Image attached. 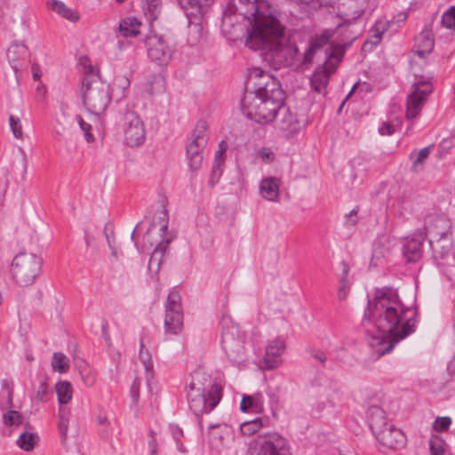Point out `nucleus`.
Masks as SVG:
<instances>
[{
  "label": "nucleus",
  "mask_w": 455,
  "mask_h": 455,
  "mask_svg": "<svg viewBox=\"0 0 455 455\" xmlns=\"http://www.w3.org/2000/svg\"><path fill=\"white\" fill-rule=\"evenodd\" d=\"M28 49L24 44L13 43L7 50V58L12 66V68L19 77V72L25 64Z\"/></svg>",
  "instance_id": "obj_22"
},
{
  "label": "nucleus",
  "mask_w": 455,
  "mask_h": 455,
  "mask_svg": "<svg viewBox=\"0 0 455 455\" xmlns=\"http://www.w3.org/2000/svg\"><path fill=\"white\" fill-rule=\"evenodd\" d=\"M210 377L203 372H196L188 385V400L190 409L197 417L210 413L220 400L221 388L217 384L211 385L205 394V385L210 384Z\"/></svg>",
  "instance_id": "obj_4"
},
{
  "label": "nucleus",
  "mask_w": 455,
  "mask_h": 455,
  "mask_svg": "<svg viewBox=\"0 0 455 455\" xmlns=\"http://www.w3.org/2000/svg\"><path fill=\"white\" fill-rule=\"evenodd\" d=\"M367 419L369 427L374 435L389 425L387 421L385 411L377 405L369 407L367 411Z\"/></svg>",
  "instance_id": "obj_23"
},
{
  "label": "nucleus",
  "mask_w": 455,
  "mask_h": 455,
  "mask_svg": "<svg viewBox=\"0 0 455 455\" xmlns=\"http://www.w3.org/2000/svg\"><path fill=\"white\" fill-rule=\"evenodd\" d=\"M172 238L163 239L154 250L148 262V269L157 273Z\"/></svg>",
  "instance_id": "obj_26"
},
{
  "label": "nucleus",
  "mask_w": 455,
  "mask_h": 455,
  "mask_svg": "<svg viewBox=\"0 0 455 455\" xmlns=\"http://www.w3.org/2000/svg\"><path fill=\"white\" fill-rule=\"evenodd\" d=\"M183 328V310L181 297L177 291H172L165 303L164 334L172 336L179 334Z\"/></svg>",
  "instance_id": "obj_10"
},
{
  "label": "nucleus",
  "mask_w": 455,
  "mask_h": 455,
  "mask_svg": "<svg viewBox=\"0 0 455 455\" xmlns=\"http://www.w3.org/2000/svg\"><path fill=\"white\" fill-rule=\"evenodd\" d=\"M380 444L389 449H399L405 445L406 436L403 432L393 424L387 425L375 435Z\"/></svg>",
  "instance_id": "obj_16"
},
{
  "label": "nucleus",
  "mask_w": 455,
  "mask_h": 455,
  "mask_svg": "<svg viewBox=\"0 0 455 455\" xmlns=\"http://www.w3.org/2000/svg\"><path fill=\"white\" fill-rule=\"evenodd\" d=\"M5 425L18 426L21 423L20 415L16 411H10L4 415Z\"/></svg>",
  "instance_id": "obj_48"
},
{
  "label": "nucleus",
  "mask_w": 455,
  "mask_h": 455,
  "mask_svg": "<svg viewBox=\"0 0 455 455\" xmlns=\"http://www.w3.org/2000/svg\"><path fill=\"white\" fill-rule=\"evenodd\" d=\"M119 125L123 132L124 143L125 145L134 148L144 143L146 140L145 125L136 112L125 111Z\"/></svg>",
  "instance_id": "obj_9"
},
{
  "label": "nucleus",
  "mask_w": 455,
  "mask_h": 455,
  "mask_svg": "<svg viewBox=\"0 0 455 455\" xmlns=\"http://www.w3.org/2000/svg\"><path fill=\"white\" fill-rule=\"evenodd\" d=\"M435 46L434 33L431 25L425 26L424 29L415 37V44L411 58V66L413 73L417 72V67L425 62V60L432 52Z\"/></svg>",
  "instance_id": "obj_14"
},
{
  "label": "nucleus",
  "mask_w": 455,
  "mask_h": 455,
  "mask_svg": "<svg viewBox=\"0 0 455 455\" xmlns=\"http://www.w3.org/2000/svg\"><path fill=\"white\" fill-rule=\"evenodd\" d=\"M130 84L131 81L125 75L116 76L114 79V86L118 89L123 95L129 89Z\"/></svg>",
  "instance_id": "obj_45"
},
{
  "label": "nucleus",
  "mask_w": 455,
  "mask_h": 455,
  "mask_svg": "<svg viewBox=\"0 0 455 455\" xmlns=\"http://www.w3.org/2000/svg\"><path fill=\"white\" fill-rule=\"evenodd\" d=\"M44 259L41 256L30 254V265H33V267L30 268V271L33 273L31 275L33 282L40 275Z\"/></svg>",
  "instance_id": "obj_44"
},
{
  "label": "nucleus",
  "mask_w": 455,
  "mask_h": 455,
  "mask_svg": "<svg viewBox=\"0 0 455 455\" xmlns=\"http://www.w3.org/2000/svg\"><path fill=\"white\" fill-rule=\"evenodd\" d=\"M339 62L337 55L331 52L323 66L318 67L312 75L310 84L312 89L318 92L323 93L329 83L330 76L335 72Z\"/></svg>",
  "instance_id": "obj_15"
},
{
  "label": "nucleus",
  "mask_w": 455,
  "mask_h": 455,
  "mask_svg": "<svg viewBox=\"0 0 455 455\" xmlns=\"http://www.w3.org/2000/svg\"><path fill=\"white\" fill-rule=\"evenodd\" d=\"M432 148L433 146L431 145L420 150H413L410 154V159L412 162L411 170L412 172H418L423 169L424 163L429 156Z\"/></svg>",
  "instance_id": "obj_29"
},
{
  "label": "nucleus",
  "mask_w": 455,
  "mask_h": 455,
  "mask_svg": "<svg viewBox=\"0 0 455 455\" xmlns=\"http://www.w3.org/2000/svg\"><path fill=\"white\" fill-rule=\"evenodd\" d=\"M50 392L48 390V385L45 380H42L36 391V395L33 398V403L37 404L39 403H45L48 400Z\"/></svg>",
  "instance_id": "obj_40"
},
{
  "label": "nucleus",
  "mask_w": 455,
  "mask_h": 455,
  "mask_svg": "<svg viewBox=\"0 0 455 455\" xmlns=\"http://www.w3.org/2000/svg\"><path fill=\"white\" fill-rule=\"evenodd\" d=\"M76 119L79 124V127L84 132L85 140L88 142H92L94 140V137H93L92 133L91 132L92 125L90 124H88L87 122H85L80 116H76Z\"/></svg>",
  "instance_id": "obj_47"
},
{
  "label": "nucleus",
  "mask_w": 455,
  "mask_h": 455,
  "mask_svg": "<svg viewBox=\"0 0 455 455\" xmlns=\"http://www.w3.org/2000/svg\"><path fill=\"white\" fill-rule=\"evenodd\" d=\"M264 399L262 395H243L240 403L243 411L261 412L263 411Z\"/></svg>",
  "instance_id": "obj_27"
},
{
  "label": "nucleus",
  "mask_w": 455,
  "mask_h": 455,
  "mask_svg": "<svg viewBox=\"0 0 455 455\" xmlns=\"http://www.w3.org/2000/svg\"><path fill=\"white\" fill-rule=\"evenodd\" d=\"M144 92L149 96L162 93L164 90V79L162 76H153L144 84Z\"/></svg>",
  "instance_id": "obj_32"
},
{
  "label": "nucleus",
  "mask_w": 455,
  "mask_h": 455,
  "mask_svg": "<svg viewBox=\"0 0 455 455\" xmlns=\"http://www.w3.org/2000/svg\"><path fill=\"white\" fill-rule=\"evenodd\" d=\"M347 270L345 268L344 269V275L342 276L341 278V283L342 285L340 286V288L339 289V291H338V298L339 300H343L346 299L347 297V290H348V287L347 286Z\"/></svg>",
  "instance_id": "obj_53"
},
{
  "label": "nucleus",
  "mask_w": 455,
  "mask_h": 455,
  "mask_svg": "<svg viewBox=\"0 0 455 455\" xmlns=\"http://www.w3.org/2000/svg\"><path fill=\"white\" fill-rule=\"evenodd\" d=\"M249 81L253 84L254 91L245 92L241 102L242 111L257 123L273 122L283 100L278 80L260 68H253Z\"/></svg>",
  "instance_id": "obj_3"
},
{
  "label": "nucleus",
  "mask_w": 455,
  "mask_h": 455,
  "mask_svg": "<svg viewBox=\"0 0 455 455\" xmlns=\"http://www.w3.org/2000/svg\"><path fill=\"white\" fill-rule=\"evenodd\" d=\"M9 122H10V127H11V130H12L13 135L17 139L21 138L22 129H21V124L20 123V119L17 117H14L13 116H11L9 118Z\"/></svg>",
  "instance_id": "obj_50"
},
{
  "label": "nucleus",
  "mask_w": 455,
  "mask_h": 455,
  "mask_svg": "<svg viewBox=\"0 0 455 455\" xmlns=\"http://www.w3.org/2000/svg\"><path fill=\"white\" fill-rule=\"evenodd\" d=\"M141 22L136 18H126L123 20L119 24V32L124 36H136L140 34V28Z\"/></svg>",
  "instance_id": "obj_30"
},
{
  "label": "nucleus",
  "mask_w": 455,
  "mask_h": 455,
  "mask_svg": "<svg viewBox=\"0 0 455 455\" xmlns=\"http://www.w3.org/2000/svg\"><path fill=\"white\" fill-rule=\"evenodd\" d=\"M206 131L207 123L204 120L198 121L187 146L188 165L193 172L200 169L204 160V150L208 142Z\"/></svg>",
  "instance_id": "obj_8"
},
{
  "label": "nucleus",
  "mask_w": 455,
  "mask_h": 455,
  "mask_svg": "<svg viewBox=\"0 0 455 455\" xmlns=\"http://www.w3.org/2000/svg\"><path fill=\"white\" fill-rule=\"evenodd\" d=\"M143 10L148 20H156L161 12V0H145Z\"/></svg>",
  "instance_id": "obj_37"
},
{
  "label": "nucleus",
  "mask_w": 455,
  "mask_h": 455,
  "mask_svg": "<svg viewBox=\"0 0 455 455\" xmlns=\"http://www.w3.org/2000/svg\"><path fill=\"white\" fill-rule=\"evenodd\" d=\"M283 31L284 27L281 24L279 17L259 20L256 27L251 28L245 44L254 51H260L264 58L272 62L275 68L283 66H309L314 58L322 52L324 57L328 56V50H323L327 45V37H312L304 53L301 54L296 44H284Z\"/></svg>",
  "instance_id": "obj_2"
},
{
  "label": "nucleus",
  "mask_w": 455,
  "mask_h": 455,
  "mask_svg": "<svg viewBox=\"0 0 455 455\" xmlns=\"http://www.w3.org/2000/svg\"><path fill=\"white\" fill-rule=\"evenodd\" d=\"M34 93L33 99L36 104L41 106L45 103L47 89L44 84L42 81H38L37 83H34Z\"/></svg>",
  "instance_id": "obj_39"
},
{
  "label": "nucleus",
  "mask_w": 455,
  "mask_h": 455,
  "mask_svg": "<svg viewBox=\"0 0 455 455\" xmlns=\"http://www.w3.org/2000/svg\"><path fill=\"white\" fill-rule=\"evenodd\" d=\"M145 44L148 58L161 67L167 66L175 52L173 45L163 36H148L145 40Z\"/></svg>",
  "instance_id": "obj_11"
},
{
  "label": "nucleus",
  "mask_w": 455,
  "mask_h": 455,
  "mask_svg": "<svg viewBox=\"0 0 455 455\" xmlns=\"http://www.w3.org/2000/svg\"><path fill=\"white\" fill-rule=\"evenodd\" d=\"M39 443V436L37 434L30 433V451L34 446Z\"/></svg>",
  "instance_id": "obj_64"
},
{
  "label": "nucleus",
  "mask_w": 455,
  "mask_h": 455,
  "mask_svg": "<svg viewBox=\"0 0 455 455\" xmlns=\"http://www.w3.org/2000/svg\"><path fill=\"white\" fill-rule=\"evenodd\" d=\"M82 378L84 383L88 387H92L95 383V376L93 373L88 372L86 375H83Z\"/></svg>",
  "instance_id": "obj_58"
},
{
  "label": "nucleus",
  "mask_w": 455,
  "mask_h": 455,
  "mask_svg": "<svg viewBox=\"0 0 455 455\" xmlns=\"http://www.w3.org/2000/svg\"><path fill=\"white\" fill-rule=\"evenodd\" d=\"M215 0H175L176 4L185 12L189 22L200 20L207 12Z\"/></svg>",
  "instance_id": "obj_19"
},
{
  "label": "nucleus",
  "mask_w": 455,
  "mask_h": 455,
  "mask_svg": "<svg viewBox=\"0 0 455 455\" xmlns=\"http://www.w3.org/2000/svg\"><path fill=\"white\" fill-rule=\"evenodd\" d=\"M357 211L355 209L352 210L348 214L346 215L347 222L352 226L357 223L356 220Z\"/></svg>",
  "instance_id": "obj_59"
},
{
  "label": "nucleus",
  "mask_w": 455,
  "mask_h": 455,
  "mask_svg": "<svg viewBox=\"0 0 455 455\" xmlns=\"http://www.w3.org/2000/svg\"><path fill=\"white\" fill-rule=\"evenodd\" d=\"M429 450L431 455H443L444 441L438 436H433L429 440Z\"/></svg>",
  "instance_id": "obj_42"
},
{
  "label": "nucleus",
  "mask_w": 455,
  "mask_h": 455,
  "mask_svg": "<svg viewBox=\"0 0 455 455\" xmlns=\"http://www.w3.org/2000/svg\"><path fill=\"white\" fill-rule=\"evenodd\" d=\"M242 4H251V15H253L254 23L252 27H256L258 21L277 18L279 12L267 0H239Z\"/></svg>",
  "instance_id": "obj_18"
},
{
  "label": "nucleus",
  "mask_w": 455,
  "mask_h": 455,
  "mask_svg": "<svg viewBox=\"0 0 455 455\" xmlns=\"http://www.w3.org/2000/svg\"><path fill=\"white\" fill-rule=\"evenodd\" d=\"M17 445L20 447L22 450L28 451V432L25 431L20 434L19 439L17 440Z\"/></svg>",
  "instance_id": "obj_55"
},
{
  "label": "nucleus",
  "mask_w": 455,
  "mask_h": 455,
  "mask_svg": "<svg viewBox=\"0 0 455 455\" xmlns=\"http://www.w3.org/2000/svg\"><path fill=\"white\" fill-rule=\"evenodd\" d=\"M55 392L60 405L68 404L73 397V387L69 381L60 380L55 384Z\"/></svg>",
  "instance_id": "obj_28"
},
{
  "label": "nucleus",
  "mask_w": 455,
  "mask_h": 455,
  "mask_svg": "<svg viewBox=\"0 0 455 455\" xmlns=\"http://www.w3.org/2000/svg\"><path fill=\"white\" fill-rule=\"evenodd\" d=\"M400 126L401 121L397 118L389 122H384L379 126V132L383 136H390L394 134Z\"/></svg>",
  "instance_id": "obj_41"
},
{
  "label": "nucleus",
  "mask_w": 455,
  "mask_h": 455,
  "mask_svg": "<svg viewBox=\"0 0 455 455\" xmlns=\"http://www.w3.org/2000/svg\"><path fill=\"white\" fill-rule=\"evenodd\" d=\"M162 214H163V217H161V219L163 220V225L160 228V231L163 234H165L167 231V228H168L167 214H166V212H163Z\"/></svg>",
  "instance_id": "obj_62"
},
{
  "label": "nucleus",
  "mask_w": 455,
  "mask_h": 455,
  "mask_svg": "<svg viewBox=\"0 0 455 455\" xmlns=\"http://www.w3.org/2000/svg\"><path fill=\"white\" fill-rule=\"evenodd\" d=\"M224 153L225 149H219L215 154L214 164L212 166V176L217 173L220 167L224 162Z\"/></svg>",
  "instance_id": "obj_52"
},
{
  "label": "nucleus",
  "mask_w": 455,
  "mask_h": 455,
  "mask_svg": "<svg viewBox=\"0 0 455 455\" xmlns=\"http://www.w3.org/2000/svg\"><path fill=\"white\" fill-rule=\"evenodd\" d=\"M49 7L63 18L76 21L79 19V15L76 12L69 9L64 3L57 0H53L49 4Z\"/></svg>",
  "instance_id": "obj_31"
},
{
  "label": "nucleus",
  "mask_w": 455,
  "mask_h": 455,
  "mask_svg": "<svg viewBox=\"0 0 455 455\" xmlns=\"http://www.w3.org/2000/svg\"><path fill=\"white\" fill-rule=\"evenodd\" d=\"M4 389L2 391V395L4 396L7 400V403H11L12 402V390L8 387L7 382L4 380L3 382Z\"/></svg>",
  "instance_id": "obj_57"
},
{
  "label": "nucleus",
  "mask_w": 455,
  "mask_h": 455,
  "mask_svg": "<svg viewBox=\"0 0 455 455\" xmlns=\"http://www.w3.org/2000/svg\"><path fill=\"white\" fill-rule=\"evenodd\" d=\"M361 15H362V11L361 10L355 11L351 17H349V15L347 13H345V16H346L345 20L350 22L351 20H356Z\"/></svg>",
  "instance_id": "obj_63"
},
{
  "label": "nucleus",
  "mask_w": 455,
  "mask_h": 455,
  "mask_svg": "<svg viewBox=\"0 0 455 455\" xmlns=\"http://www.w3.org/2000/svg\"><path fill=\"white\" fill-rule=\"evenodd\" d=\"M433 259L438 267L446 275H453L455 271L454 257L451 251V239L448 235H443L435 242H430Z\"/></svg>",
  "instance_id": "obj_13"
},
{
  "label": "nucleus",
  "mask_w": 455,
  "mask_h": 455,
  "mask_svg": "<svg viewBox=\"0 0 455 455\" xmlns=\"http://www.w3.org/2000/svg\"><path fill=\"white\" fill-rule=\"evenodd\" d=\"M149 435L151 437V440L149 441L148 443V445L151 449V453L152 455H156V446H157V443H156V439L154 435V431H150L149 432Z\"/></svg>",
  "instance_id": "obj_60"
},
{
  "label": "nucleus",
  "mask_w": 455,
  "mask_h": 455,
  "mask_svg": "<svg viewBox=\"0 0 455 455\" xmlns=\"http://www.w3.org/2000/svg\"><path fill=\"white\" fill-rule=\"evenodd\" d=\"M387 30V25L383 21H378L372 27L370 31V38L364 44V47L367 46L368 44L372 45H377L382 39V36Z\"/></svg>",
  "instance_id": "obj_36"
},
{
  "label": "nucleus",
  "mask_w": 455,
  "mask_h": 455,
  "mask_svg": "<svg viewBox=\"0 0 455 455\" xmlns=\"http://www.w3.org/2000/svg\"><path fill=\"white\" fill-rule=\"evenodd\" d=\"M143 348H144V345H143V342L141 341L140 342V359L141 363H143L146 371L148 373L153 369V363L151 360L150 353L148 350L144 351Z\"/></svg>",
  "instance_id": "obj_46"
},
{
  "label": "nucleus",
  "mask_w": 455,
  "mask_h": 455,
  "mask_svg": "<svg viewBox=\"0 0 455 455\" xmlns=\"http://www.w3.org/2000/svg\"><path fill=\"white\" fill-rule=\"evenodd\" d=\"M424 237L409 239L404 244L403 253L407 262H417L422 257Z\"/></svg>",
  "instance_id": "obj_24"
},
{
  "label": "nucleus",
  "mask_w": 455,
  "mask_h": 455,
  "mask_svg": "<svg viewBox=\"0 0 455 455\" xmlns=\"http://www.w3.org/2000/svg\"><path fill=\"white\" fill-rule=\"evenodd\" d=\"M28 259L27 251L23 249L16 254L12 261L10 272L12 279L20 285L26 286L28 283Z\"/></svg>",
  "instance_id": "obj_20"
},
{
  "label": "nucleus",
  "mask_w": 455,
  "mask_h": 455,
  "mask_svg": "<svg viewBox=\"0 0 455 455\" xmlns=\"http://www.w3.org/2000/svg\"><path fill=\"white\" fill-rule=\"evenodd\" d=\"M52 367L59 373H65L70 367L69 359L64 354L55 352L52 355Z\"/></svg>",
  "instance_id": "obj_35"
},
{
  "label": "nucleus",
  "mask_w": 455,
  "mask_h": 455,
  "mask_svg": "<svg viewBox=\"0 0 455 455\" xmlns=\"http://www.w3.org/2000/svg\"><path fill=\"white\" fill-rule=\"evenodd\" d=\"M249 455H290L285 438L277 433L259 436L255 445L249 449Z\"/></svg>",
  "instance_id": "obj_12"
},
{
  "label": "nucleus",
  "mask_w": 455,
  "mask_h": 455,
  "mask_svg": "<svg viewBox=\"0 0 455 455\" xmlns=\"http://www.w3.org/2000/svg\"><path fill=\"white\" fill-rule=\"evenodd\" d=\"M274 121L275 122L276 127L287 135L294 134L299 129V121L283 103L282 104Z\"/></svg>",
  "instance_id": "obj_21"
},
{
  "label": "nucleus",
  "mask_w": 455,
  "mask_h": 455,
  "mask_svg": "<svg viewBox=\"0 0 455 455\" xmlns=\"http://www.w3.org/2000/svg\"><path fill=\"white\" fill-rule=\"evenodd\" d=\"M97 423L100 426L99 435L103 440H109L113 435L111 422L106 414H99L96 418Z\"/></svg>",
  "instance_id": "obj_34"
},
{
  "label": "nucleus",
  "mask_w": 455,
  "mask_h": 455,
  "mask_svg": "<svg viewBox=\"0 0 455 455\" xmlns=\"http://www.w3.org/2000/svg\"><path fill=\"white\" fill-rule=\"evenodd\" d=\"M415 81L412 84V92L407 98L406 118L412 119L417 117L427 96L433 92L431 76L414 73Z\"/></svg>",
  "instance_id": "obj_7"
},
{
  "label": "nucleus",
  "mask_w": 455,
  "mask_h": 455,
  "mask_svg": "<svg viewBox=\"0 0 455 455\" xmlns=\"http://www.w3.org/2000/svg\"><path fill=\"white\" fill-rule=\"evenodd\" d=\"M280 180L277 178L269 177L261 180L259 191L261 196L268 201L276 202L279 199Z\"/></svg>",
  "instance_id": "obj_25"
},
{
  "label": "nucleus",
  "mask_w": 455,
  "mask_h": 455,
  "mask_svg": "<svg viewBox=\"0 0 455 455\" xmlns=\"http://www.w3.org/2000/svg\"><path fill=\"white\" fill-rule=\"evenodd\" d=\"M451 424V419L450 417H439L437 418L434 424L433 427L439 432L446 431Z\"/></svg>",
  "instance_id": "obj_49"
},
{
  "label": "nucleus",
  "mask_w": 455,
  "mask_h": 455,
  "mask_svg": "<svg viewBox=\"0 0 455 455\" xmlns=\"http://www.w3.org/2000/svg\"><path fill=\"white\" fill-rule=\"evenodd\" d=\"M269 420L267 418H257L255 419L243 422L241 424L240 429L243 435H251L258 432L263 427L268 424Z\"/></svg>",
  "instance_id": "obj_33"
},
{
  "label": "nucleus",
  "mask_w": 455,
  "mask_h": 455,
  "mask_svg": "<svg viewBox=\"0 0 455 455\" xmlns=\"http://www.w3.org/2000/svg\"><path fill=\"white\" fill-rule=\"evenodd\" d=\"M80 92L84 108L89 113L96 116L104 113L111 102L109 84L103 82L92 70L84 75Z\"/></svg>",
  "instance_id": "obj_5"
},
{
  "label": "nucleus",
  "mask_w": 455,
  "mask_h": 455,
  "mask_svg": "<svg viewBox=\"0 0 455 455\" xmlns=\"http://www.w3.org/2000/svg\"><path fill=\"white\" fill-rule=\"evenodd\" d=\"M415 309L402 302L395 289H376L373 300H368L363 323H372L379 332L371 343L378 347L379 356L390 353L397 343L415 331Z\"/></svg>",
  "instance_id": "obj_1"
},
{
  "label": "nucleus",
  "mask_w": 455,
  "mask_h": 455,
  "mask_svg": "<svg viewBox=\"0 0 455 455\" xmlns=\"http://www.w3.org/2000/svg\"><path fill=\"white\" fill-rule=\"evenodd\" d=\"M221 345L229 361L240 364L245 361L243 334L239 327L223 320Z\"/></svg>",
  "instance_id": "obj_6"
},
{
  "label": "nucleus",
  "mask_w": 455,
  "mask_h": 455,
  "mask_svg": "<svg viewBox=\"0 0 455 455\" xmlns=\"http://www.w3.org/2000/svg\"><path fill=\"white\" fill-rule=\"evenodd\" d=\"M140 380L135 379L132 384L130 394L133 403H137L140 398Z\"/></svg>",
  "instance_id": "obj_51"
},
{
  "label": "nucleus",
  "mask_w": 455,
  "mask_h": 455,
  "mask_svg": "<svg viewBox=\"0 0 455 455\" xmlns=\"http://www.w3.org/2000/svg\"><path fill=\"white\" fill-rule=\"evenodd\" d=\"M258 155L265 162H271L274 159V153L269 148L259 149Z\"/></svg>",
  "instance_id": "obj_56"
},
{
  "label": "nucleus",
  "mask_w": 455,
  "mask_h": 455,
  "mask_svg": "<svg viewBox=\"0 0 455 455\" xmlns=\"http://www.w3.org/2000/svg\"><path fill=\"white\" fill-rule=\"evenodd\" d=\"M285 349V342L283 339L277 338L268 343L266 347L265 355L261 361V368L273 370L277 368L281 363V356Z\"/></svg>",
  "instance_id": "obj_17"
},
{
  "label": "nucleus",
  "mask_w": 455,
  "mask_h": 455,
  "mask_svg": "<svg viewBox=\"0 0 455 455\" xmlns=\"http://www.w3.org/2000/svg\"><path fill=\"white\" fill-rule=\"evenodd\" d=\"M441 23L449 29H455V6L450 7L443 12Z\"/></svg>",
  "instance_id": "obj_43"
},
{
  "label": "nucleus",
  "mask_w": 455,
  "mask_h": 455,
  "mask_svg": "<svg viewBox=\"0 0 455 455\" xmlns=\"http://www.w3.org/2000/svg\"><path fill=\"white\" fill-rule=\"evenodd\" d=\"M311 355L321 363H324L327 360L325 354L322 351H314L311 353Z\"/></svg>",
  "instance_id": "obj_61"
},
{
  "label": "nucleus",
  "mask_w": 455,
  "mask_h": 455,
  "mask_svg": "<svg viewBox=\"0 0 455 455\" xmlns=\"http://www.w3.org/2000/svg\"><path fill=\"white\" fill-rule=\"evenodd\" d=\"M30 71L32 74V78L34 83H37L38 81H41V77L43 76V71L37 63H33L30 66Z\"/></svg>",
  "instance_id": "obj_54"
},
{
  "label": "nucleus",
  "mask_w": 455,
  "mask_h": 455,
  "mask_svg": "<svg viewBox=\"0 0 455 455\" xmlns=\"http://www.w3.org/2000/svg\"><path fill=\"white\" fill-rule=\"evenodd\" d=\"M59 431L62 437V443L67 439L70 411L60 407L59 410Z\"/></svg>",
  "instance_id": "obj_38"
}]
</instances>
